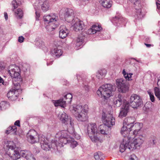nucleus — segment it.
<instances>
[{
	"instance_id": "f257e3e1",
	"label": "nucleus",
	"mask_w": 160,
	"mask_h": 160,
	"mask_svg": "<svg viewBox=\"0 0 160 160\" xmlns=\"http://www.w3.org/2000/svg\"><path fill=\"white\" fill-rule=\"evenodd\" d=\"M69 127L68 128L67 130H63L58 132L57 133L55 137L56 138L58 139V141L57 139L52 141L51 144H50L51 149L58 150V147H62L63 146V144H65L70 142L71 136L68 134H70L72 137L76 138L77 139L80 138V136L75 132L74 129V134L73 135L69 132Z\"/></svg>"
},
{
	"instance_id": "f03ea898",
	"label": "nucleus",
	"mask_w": 160,
	"mask_h": 160,
	"mask_svg": "<svg viewBox=\"0 0 160 160\" xmlns=\"http://www.w3.org/2000/svg\"><path fill=\"white\" fill-rule=\"evenodd\" d=\"M43 20L45 24H48L45 28L49 32L54 30L59 24L58 17L54 13L44 15Z\"/></svg>"
},
{
	"instance_id": "7ed1b4c3",
	"label": "nucleus",
	"mask_w": 160,
	"mask_h": 160,
	"mask_svg": "<svg viewBox=\"0 0 160 160\" xmlns=\"http://www.w3.org/2000/svg\"><path fill=\"white\" fill-rule=\"evenodd\" d=\"M28 141L33 144L40 142L41 148L46 151H48L51 149L50 144H48V140L45 138L43 135H39L38 136H27Z\"/></svg>"
},
{
	"instance_id": "20e7f679",
	"label": "nucleus",
	"mask_w": 160,
	"mask_h": 160,
	"mask_svg": "<svg viewBox=\"0 0 160 160\" xmlns=\"http://www.w3.org/2000/svg\"><path fill=\"white\" fill-rule=\"evenodd\" d=\"M113 87L110 84L103 85L99 88L97 93L99 96L107 99L112 95V92L114 90Z\"/></svg>"
},
{
	"instance_id": "39448f33",
	"label": "nucleus",
	"mask_w": 160,
	"mask_h": 160,
	"mask_svg": "<svg viewBox=\"0 0 160 160\" xmlns=\"http://www.w3.org/2000/svg\"><path fill=\"white\" fill-rule=\"evenodd\" d=\"M136 137L131 140V138L128 137V141H129L128 149L131 151L139 147L142 144L145 140V135L137 134Z\"/></svg>"
},
{
	"instance_id": "423d86ee",
	"label": "nucleus",
	"mask_w": 160,
	"mask_h": 160,
	"mask_svg": "<svg viewBox=\"0 0 160 160\" xmlns=\"http://www.w3.org/2000/svg\"><path fill=\"white\" fill-rule=\"evenodd\" d=\"M72 98L71 93H68L64 96L63 97L57 100H52V102L55 107L60 106L64 108L66 106L67 103H70Z\"/></svg>"
},
{
	"instance_id": "0eeeda50",
	"label": "nucleus",
	"mask_w": 160,
	"mask_h": 160,
	"mask_svg": "<svg viewBox=\"0 0 160 160\" xmlns=\"http://www.w3.org/2000/svg\"><path fill=\"white\" fill-rule=\"evenodd\" d=\"M102 119L104 120V123L106 125L111 127L115 124V119L111 111H103L102 113Z\"/></svg>"
},
{
	"instance_id": "6e6552de",
	"label": "nucleus",
	"mask_w": 160,
	"mask_h": 160,
	"mask_svg": "<svg viewBox=\"0 0 160 160\" xmlns=\"http://www.w3.org/2000/svg\"><path fill=\"white\" fill-rule=\"evenodd\" d=\"M59 117L62 123H65L66 124H68V126H69V131L71 134H74L73 120L71 118H68V115L63 112L59 115Z\"/></svg>"
},
{
	"instance_id": "1a4fd4ad",
	"label": "nucleus",
	"mask_w": 160,
	"mask_h": 160,
	"mask_svg": "<svg viewBox=\"0 0 160 160\" xmlns=\"http://www.w3.org/2000/svg\"><path fill=\"white\" fill-rule=\"evenodd\" d=\"M21 69L16 65H11V77L12 78V83L18 82L21 80Z\"/></svg>"
},
{
	"instance_id": "9d476101",
	"label": "nucleus",
	"mask_w": 160,
	"mask_h": 160,
	"mask_svg": "<svg viewBox=\"0 0 160 160\" xmlns=\"http://www.w3.org/2000/svg\"><path fill=\"white\" fill-rule=\"evenodd\" d=\"M116 83L119 92L125 93L128 91L129 86L126 80L122 78L117 79L116 80Z\"/></svg>"
},
{
	"instance_id": "9b49d317",
	"label": "nucleus",
	"mask_w": 160,
	"mask_h": 160,
	"mask_svg": "<svg viewBox=\"0 0 160 160\" xmlns=\"http://www.w3.org/2000/svg\"><path fill=\"white\" fill-rule=\"evenodd\" d=\"M142 100L140 97L136 94H133L131 96L130 99V105L133 109H137L142 103Z\"/></svg>"
},
{
	"instance_id": "f8f14e48",
	"label": "nucleus",
	"mask_w": 160,
	"mask_h": 160,
	"mask_svg": "<svg viewBox=\"0 0 160 160\" xmlns=\"http://www.w3.org/2000/svg\"><path fill=\"white\" fill-rule=\"evenodd\" d=\"M126 120H124L123 122V125L121 129V133L124 137H129V132L132 130L133 125L128 124Z\"/></svg>"
},
{
	"instance_id": "ddd939ff",
	"label": "nucleus",
	"mask_w": 160,
	"mask_h": 160,
	"mask_svg": "<svg viewBox=\"0 0 160 160\" xmlns=\"http://www.w3.org/2000/svg\"><path fill=\"white\" fill-rule=\"evenodd\" d=\"M13 87L12 90H11V100L12 101H15L17 99L18 96V90L20 87L18 82L14 83L13 82Z\"/></svg>"
},
{
	"instance_id": "4468645a",
	"label": "nucleus",
	"mask_w": 160,
	"mask_h": 160,
	"mask_svg": "<svg viewBox=\"0 0 160 160\" xmlns=\"http://www.w3.org/2000/svg\"><path fill=\"white\" fill-rule=\"evenodd\" d=\"M133 6L135 10V17L138 19L142 18L143 15L141 12V5L140 1L138 0L133 4Z\"/></svg>"
},
{
	"instance_id": "2eb2a0df",
	"label": "nucleus",
	"mask_w": 160,
	"mask_h": 160,
	"mask_svg": "<svg viewBox=\"0 0 160 160\" xmlns=\"http://www.w3.org/2000/svg\"><path fill=\"white\" fill-rule=\"evenodd\" d=\"M73 20V22H71L72 26L73 27V30L76 32L82 30L84 27L83 22L78 18H75Z\"/></svg>"
},
{
	"instance_id": "dca6fc26",
	"label": "nucleus",
	"mask_w": 160,
	"mask_h": 160,
	"mask_svg": "<svg viewBox=\"0 0 160 160\" xmlns=\"http://www.w3.org/2000/svg\"><path fill=\"white\" fill-rule=\"evenodd\" d=\"M77 111H74L75 116L78 121L84 122L87 119L88 111H81L80 112H77Z\"/></svg>"
},
{
	"instance_id": "f3484780",
	"label": "nucleus",
	"mask_w": 160,
	"mask_h": 160,
	"mask_svg": "<svg viewBox=\"0 0 160 160\" xmlns=\"http://www.w3.org/2000/svg\"><path fill=\"white\" fill-rule=\"evenodd\" d=\"M65 18L66 21L68 22H74V11L72 9L67 8L65 10V12L64 14Z\"/></svg>"
},
{
	"instance_id": "a211bd4d",
	"label": "nucleus",
	"mask_w": 160,
	"mask_h": 160,
	"mask_svg": "<svg viewBox=\"0 0 160 160\" xmlns=\"http://www.w3.org/2000/svg\"><path fill=\"white\" fill-rule=\"evenodd\" d=\"M97 127L95 123H90L88 124L87 128V131L89 136L97 134Z\"/></svg>"
},
{
	"instance_id": "6ab92c4d",
	"label": "nucleus",
	"mask_w": 160,
	"mask_h": 160,
	"mask_svg": "<svg viewBox=\"0 0 160 160\" xmlns=\"http://www.w3.org/2000/svg\"><path fill=\"white\" fill-rule=\"evenodd\" d=\"M59 37L63 39L66 38L69 33V30L64 25H62L59 28Z\"/></svg>"
},
{
	"instance_id": "aec40b11",
	"label": "nucleus",
	"mask_w": 160,
	"mask_h": 160,
	"mask_svg": "<svg viewBox=\"0 0 160 160\" xmlns=\"http://www.w3.org/2000/svg\"><path fill=\"white\" fill-rule=\"evenodd\" d=\"M128 137H124L123 139V141L121 143L120 146V151L123 152L127 148L128 149V146L130 144L129 141H128Z\"/></svg>"
},
{
	"instance_id": "412c9836",
	"label": "nucleus",
	"mask_w": 160,
	"mask_h": 160,
	"mask_svg": "<svg viewBox=\"0 0 160 160\" xmlns=\"http://www.w3.org/2000/svg\"><path fill=\"white\" fill-rule=\"evenodd\" d=\"M102 28L100 25H94L92 26V28L88 29L86 32V33L88 34H94L97 32L102 30Z\"/></svg>"
},
{
	"instance_id": "4be33fe9",
	"label": "nucleus",
	"mask_w": 160,
	"mask_h": 160,
	"mask_svg": "<svg viewBox=\"0 0 160 160\" xmlns=\"http://www.w3.org/2000/svg\"><path fill=\"white\" fill-rule=\"evenodd\" d=\"M11 153H12V156H11V158L12 160H17L20 158V155L19 151L17 148H13V147H12L11 146Z\"/></svg>"
},
{
	"instance_id": "5701e85b",
	"label": "nucleus",
	"mask_w": 160,
	"mask_h": 160,
	"mask_svg": "<svg viewBox=\"0 0 160 160\" xmlns=\"http://www.w3.org/2000/svg\"><path fill=\"white\" fill-rule=\"evenodd\" d=\"M51 53L52 55L58 58L62 55V51L60 49L55 47L52 48Z\"/></svg>"
},
{
	"instance_id": "b1692460",
	"label": "nucleus",
	"mask_w": 160,
	"mask_h": 160,
	"mask_svg": "<svg viewBox=\"0 0 160 160\" xmlns=\"http://www.w3.org/2000/svg\"><path fill=\"white\" fill-rule=\"evenodd\" d=\"M142 126L143 124L142 123L139 122L135 123L133 126V130H134L133 132V135H135L138 134V132L142 128Z\"/></svg>"
},
{
	"instance_id": "393cba45",
	"label": "nucleus",
	"mask_w": 160,
	"mask_h": 160,
	"mask_svg": "<svg viewBox=\"0 0 160 160\" xmlns=\"http://www.w3.org/2000/svg\"><path fill=\"white\" fill-rule=\"evenodd\" d=\"M14 125L11 126V134H13V135H18L17 132V128L16 126L20 127V121L19 120H17L14 123Z\"/></svg>"
},
{
	"instance_id": "a878e982",
	"label": "nucleus",
	"mask_w": 160,
	"mask_h": 160,
	"mask_svg": "<svg viewBox=\"0 0 160 160\" xmlns=\"http://www.w3.org/2000/svg\"><path fill=\"white\" fill-rule=\"evenodd\" d=\"M41 8L43 12H46L50 8V5L48 0L45 1L41 5Z\"/></svg>"
},
{
	"instance_id": "bb28decb",
	"label": "nucleus",
	"mask_w": 160,
	"mask_h": 160,
	"mask_svg": "<svg viewBox=\"0 0 160 160\" xmlns=\"http://www.w3.org/2000/svg\"><path fill=\"white\" fill-rule=\"evenodd\" d=\"M99 2L104 8H109L112 6V1L111 0H99Z\"/></svg>"
},
{
	"instance_id": "cd10ccee",
	"label": "nucleus",
	"mask_w": 160,
	"mask_h": 160,
	"mask_svg": "<svg viewBox=\"0 0 160 160\" xmlns=\"http://www.w3.org/2000/svg\"><path fill=\"white\" fill-rule=\"evenodd\" d=\"M157 85L158 88L155 87L154 89L155 95L160 100V77L158 78Z\"/></svg>"
},
{
	"instance_id": "c85d7f7f",
	"label": "nucleus",
	"mask_w": 160,
	"mask_h": 160,
	"mask_svg": "<svg viewBox=\"0 0 160 160\" xmlns=\"http://www.w3.org/2000/svg\"><path fill=\"white\" fill-rule=\"evenodd\" d=\"M110 128V127L106 125L105 123L103 124L100 125L99 127L100 132L103 134H107V131H106V129H108V130H110L111 128Z\"/></svg>"
},
{
	"instance_id": "c756f323",
	"label": "nucleus",
	"mask_w": 160,
	"mask_h": 160,
	"mask_svg": "<svg viewBox=\"0 0 160 160\" xmlns=\"http://www.w3.org/2000/svg\"><path fill=\"white\" fill-rule=\"evenodd\" d=\"M73 107V110H87L88 108V106L87 104L84 106L80 104H74Z\"/></svg>"
},
{
	"instance_id": "7c9ffc66",
	"label": "nucleus",
	"mask_w": 160,
	"mask_h": 160,
	"mask_svg": "<svg viewBox=\"0 0 160 160\" xmlns=\"http://www.w3.org/2000/svg\"><path fill=\"white\" fill-rule=\"evenodd\" d=\"M14 15L17 18H21L23 16V12L20 8L13 10Z\"/></svg>"
},
{
	"instance_id": "2f4dec72",
	"label": "nucleus",
	"mask_w": 160,
	"mask_h": 160,
	"mask_svg": "<svg viewBox=\"0 0 160 160\" xmlns=\"http://www.w3.org/2000/svg\"><path fill=\"white\" fill-rule=\"evenodd\" d=\"M125 20L123 17H115L112 20V22L115 25L118 26V23H120L121 22H123Z\"/></svg>"
},
{
	"instance_id": "473e14b6",
	"label": "nucleus",
	"mask_w": 160,
	"mask_h": 160,
	"mask_svg": "<svg viewBox=\"0 0 160 160\" xmlns=\"http://www.w3.org/2000/svg\"><path fill=\"white\" fill-rule=\"evenodd\" d=\"M31 152L29 151L24 150L21 151L20 155L27 159L29 156L31 155Z\"/></svg>"
},
{
	"instance_id": "72a5a7b5",
	"label": "nucleus",
	"mask_w": 160,
	"mask_h": 160,
	"mask_svg": "<svg viewBox=\"0 0 160 160\" xmlns=\"http://www.w3.org/2000/svg\"><path fill=\"white\" fill-rule=\"evenodd\" d=\"M94 157L96 160H102L103 157L102 153L100 151L95 152L94 153Z\"/></svg>"
},
{
	"instance_id": "f704fd0d",
	"label": "nucleus",
	"mask_w": 160,
	"mask_h": 160,
	"mask_svg": "<svg viewBox=\"0 0 160 160\" xmlns=\"http://www.w3.org/2000/svg\"><path fill=\"white\" fill-rule=\"evenodd\" d=\"M122 73L126 80L130 81L132 80V79L131 78L132 77V76L133 74L132 73H127L125 71V70L123 69L122 71Z\"/></svg>"
},
{
	"instance_id": "c9c22d12",
	"label": "nucleus",
	"mask_w": 160,
	"mask_h": 160,
	"mask_svg": "<svg viewBox=\"0 0 160 160\" xmlns=\"http://www.w3.org/2000/svg\"><path fill=\"white\" fill-rule=\"evenodd\" d=\"M131 107L130 103L126 101H124L123 105L122 107V110H129L130 107Z\"/></svg>"
},
{
	"instance_id": "e433bc0d",
	"label": "nucleus",
	"mask_w": 160,
	"mask_h": 160,
	"mask_svg": "<svg viewBox=\"0 0 160 160\" xmlns=\"http://www.w3.org/2000/svg\"><path fill=\"white\" fill-rule=\"evenodd\" d=\"M121 95L119 94L118 98L114 102V104L116 107H119L122 104V99L121 98Z\"/></svg>"
},
{
	"instance_id": "4c0bfd02",
	"label": "nucleus",
	"mask_w": 160,
	"mask_h": 160,
	"mask_svg": "<svg viewBox=\"0 0 160 160\" xmlns=\"http://www.w3.org/2000/svg\"><path fill=\"white\" fill-rule=\"evenodd\" d=\"M22 0H14L12 2V5L14 9L17 8L22 3Z\"/></svg>"
},
{
	"instance_id": "58836bf2",
	"label": "nucleus",
	"mask_w": 160,
	"mask_h": 160,
	"mask_svg": "<svg viewBox=\"0 0 160 160\" xmlns=\"http://www.w3.org/2000/svg\"><path fill=\"white\" fill-rule=\"evenodd\" d=\"M37 45H38V46L44 50L47 51V48L45 46L44 42L42 41H40L37 42H36Z\"/></svg>"
},
{
	"instance_id": "ea45409f",
	"label": "nucleus",
	"mask_w": 160,
	"mask_h": 160,
	"mask_svg": "<svg viewBox=\"0 0 160 160\" xmlns=\"http://www.w3.org/2000/svg\"><path fill=\"white\" fill-rule=\"evenodd\" d=\"M84 39L83 37H78L77 40L76 42V46L80 47L83 43Z\"/></svg>"
},
{
	"instance_id": "a19ab883",
	"label": "nucleus",
	"mask_w": 160,
	"mask_h": 160,
	"mask_svg": "<svg viewBox=\"0 0 160 160\" xmlns=\"http://www.w3.org/2000/svg\"><path fill=\"white\" fill-rule=\"evenodd\" d=\"M27 136H38L37 132L34 129L30 130L27 134Z\"/></svg>"
},
{
	"instance_id": "79ce46f5",
	"label": "nucleus",
	"mask_w": 160,
	"mask_h": 160,
	"mask_svg": "<svg viewBox=\"0 0 160 160\" xmlns=\"http://www.w3.org/2000/svg\"><path fill=\"white\" fill-rule=\"evenodd\" d=\"M9 142L8 141H5L4 145V149L6 152V153L9 155V153H8V152L10 148V146L9 145Z\"/></svg>"
},
{
	"instance_id": "37998d69",
	"label": "nucleus",
	"mask_w": 160,
	"mask_h": 160,
	"mask_svg": "<svg viewBox=\"0 0 160 160\" xmlns=\"http://www.w3.org/2000/svg\"><path fill=\"white\" fill-rule=\"evenodd\" d=\"M125 120L126 122H127L128 124L134 125L133 123L135 121L136 119L134 117H130L128 118L127 119Z\"/></svg>"
},
{
	"instance_id": "c03bdc74",
	"label": "nucleus",
	"mask_w": 160,
	"mask_h": 160,
	"mask_svg": "<svg viewBox=\"0 0 160 160\" xmlns=\"http://www.w3.org/2000/svg\"><path fill=\"white\" fill-rule=\"evenodd\" d=\"M128 112V111H120L118 116L121 118L125 117L127 116Z\"/></svg>"
},
{
	"instance_id": "a18cd8bd",
	"label": "nucleus",
	"mask_w": 160,
	"mask_h": 160,
	"mask_svg": "<svg viewBox=\"0 0 160 160\" xmlns=\"http://www.w3.org/2000/svg\"><path fill=\"white\" fill-rule=\"evenodd\" d=\"M73 140V139H72V137H71V139H70V141L68 142V143H71V147L72 148H74L75 147H76L78 144L77 142L76 141H74Z\"/></svg>"
},
{
	"instance_id": "49530a36",
	"label": "nucleus",
	"mask_w": 160,
	"mask_h": 160,
	"mask_svg": "<svg viewBox=\"0 0 160 160\" xmlns=\"http://www.w3.org/2000/svg\"><path fill=\"white\" fill-rule=\"evenodd\" d=\"M89 136L91 140L93 142H97L98 140V138L97 136L95 135V134L90 135Z\"/></svg>"
},
{
	"instance_id": "de8ad7c7",
	"label": "nucleus",
	"mask_w": 160,
	"mask_h": 160,
	"mask_svg": "<svg viewBox=\"0 0 160 160\" xmlns=\"http://www.w3.org/2000/svg\"><path fill=\"white\" fill-rule=\"evenodd\" d=\"M29 68V65L28 64L25 63L23 64L22 66V70L24 72L27 71Z\"/></svg>"
},
{
	"instance_id": "09e8293b",
	"label": "nucleus",
	"mask_w": 160,
	"mask_h": 160,
	"mask_svg": "<svg viewBox=\"0 0 160 160\" xmlns=\"http://www.w3.org/2000/svg\"><path fill=\"white\" fill-rule=\"evenodd\" d=\"M148 92L149 95L151 100L152 102H154L155 101V99L153 94L150 92Z\"/></svg>"
},
{
	"instance_id": "8fccbe9b",
	"label": "nucleus",
	"mask_w": 160,
	"mask_h": 160,
	"mask_svg": "<svg viewBox=\"0 0 160 160\" xmlns=\"http://www.w3.org/2000/svg\"><path fill=\"white\" fill-rule=\"evenodd\" d=\"M98 72H99L100 76H101L102 77L103 76H104L106 73V71L105 69L101 70H99Z\"/></svg>"
},
{
	"instance_id": "3c124183",
	"label": "nucleus",
	"mask_w": 160,
	"mask_h": 160,
	"mask_svg": "<svg viewBox=\"0 0 160 160\" xmlns=\"http://www.w3.org/2000/svg\"><path fill=\"white\" fill-rule=\"evenodd\" d=\"M5 68L4 63L2 62H0V71L3 70Z\"/></svg>"
},
{
	"instance_id": "603ef678",
	"label": "nucleus",
	"mask_w": 160,
	"mask_h": 160,
	"mask_svg": "<svg viewBox=\"0 0 160 160\" xmlns=\"http://www.w3.org/2000/svg\"><path fill=\"white\" fill-rule=\"evenodd\" d=\"M129 160H138L135 154H132L130 156V158Z\"/></svg>"
},
{
	"instance_id": "864d4df0",
	"label": "nucleus",
	"mask_w": 160,
	"mask_h": 160,
	"mask_svg": "<svg viewBox=\"0 0 160 160\" xmlns=\"http://www.w3.org/2000/svg\"><path fill=\"white\" fill-rule=\"evenodd\" d=\"M35 14H36V19L37 20H39V18L40 17V13H39L36 10L35 8Z\"/></svg>"
},
{
	"instance_id": "5fc2aeb1",
	"label": "nucleus",
	"mask_w": 160,
	"mask_h": 160,
	"mask_svg": "<svg viewBox=\"0 0 160 160\" xmlns=\"http://www.w3.org/2000/svg\"><path fill=\"white\" fill-rule=\"evenodd\" d=\"M24 40V38L22 36H20L18 37V41L20 43L23 42Z\"/></svg>"
},
{
	"instance_id": "6e6d98bb",
	"label": "nucleus",
	"mask_w": 160,
	"mask_h": 160,
	"mask_svg": "<svg viewBox=\"0 0 160 160\" xmlns=\"http://www.w3.org/2000/svg\"><path fill=\"white\" fill-rule=\"evenodd\" d=\"M27 160H36L35 158L33 157V156L31 154L29 157L27 159Z\"/></svg>"
},
{
	"instance_id": "4d7b16f0",
	"label": "nucleus",
	"mask_w": 160,
	"mask_h": 160,
	"mask_svg": "<svg viewBox=\"0 0 160 160\" xmlns=\"http://www.w3.org/2000/svg\"><path fill=\"white\" fill-rule=\"evenodd\" d=\"M83 88H84L85 90L86 91H88V86L87 85H83Z\"/></svg>"
},
{
	"instance_id": "13d9d810",
	"label": "nucleus",
	"mask_w": 160,
	"mask_h": 160,
	"mask_svg": "<svg viewBox=\"0 0 160 160\" xmlns=\"http://www.w3.org/2000/svg\"><path fill=\"white\" fill-rule=\"evenodd\" d=\"M96 77L98 79H100V78H102L101 76H100V74H99V72L98 71V72L96 74Z\"/></svg>"
},
{
	"instance_id": "bf43d9fd",
	"label": "nucleus",
	"mask_w": 160,
	"mask_h": 160,
	"mask_svg": "<svg viewBox=\"0 0 160 160\" xmlns=\"http://www.w3.org/2000/svg\"><path fill=\"white\" fill-rule=\"evenodd\" d=\"M4 15L5 18L6 20H7L8 19V16L7 13V12H5L4 13Z\"/></svg>"
},
{
	"instance_id": "052dcab7",
	"label": "nucleus",
	"mask_w": 160,
	"mask_h": 160,
	"mask_svg": "<svg viewBox=\"0 0 160 160\" xmlns=\"http://www.w3.org/2000/svg\"><path fill=\"white\" fill-rule=\"evenodd\" d=\"M156 4L158 8V9H160V3L156 2Z\"/></svg>"
},
{
	"instance_id": "680f3d73",
	"label": "nucleus",
	"mask_w": 160,
	"mask_h": 160,
	"mask_svg": "<svg viewBox=\"0 0 160 160\" xmlns=\"http://www.w3.org/2000/svg\"><path fill=\"white\" fill-rule=\"evenodd\" d=\"M145 44L146 45V46L148 48H150L151 46H153V45H151V44H148L145 43Z\"/></svg>"
},
{
	"instance_id": "e2e57ef3",
	"label": "nucleus",
	"mask_w": 160,
	"mask_h": 160,
	"mask_svg": "<svg viewBox=\"0 0 160 160\" xmlns=\"http://www.w3.org/2000/svg\"><path fill=\"white\" fill-rule=\"evenodd\" d=\"M5 103V102L4 101L2 102L0 104V107L1 108V109H2V106L3 104H4Z\"/></svg>"
},
{
	"instance_id": "0e129e2a",
	"label": "nucleus",
	"mask_w": 160,
	"mask_h": 160,
	"mask_svg": "<svg viewBox=\"0 0 160 160\" xmlns=\"http://www.w3.org/2000/svg\"><path fill=\"white\" fill-rule=\"evenodd\" d=\"M151 143L153 144H154L155 143H156V141H155V139H154V138H153V139L152 140V142H151Z\"/></svg>"
},
{
	"instance_id": "69168bd1",
	"label": "nucleus",
	"mask_w": 160,
	"mask_h": 160,
	"mask_svg": "<svg viewBox=\"0 0 160 160\" xmlns=\"http://www.w3.org/2000/svg\"><path fill=\"white\" fill-rule=\"evenodd\" d=\"M9 127L8 128V130L6 131V133L8 134L10 133Z\"/></svg>"
},
{
	"instance_id": "338daca9",
	"label": "nucleus",
	"mask_w": 160,
	"mask_h": 160,
	"mask_svg": "<svg viewBox=\"0 0 160 160\" xmlns=\"http://www.w3.org/2000/svg\"><path fill=\"white\" fill-rule=\"evenodd\" d=\"M52 64V62L51 61L49 63V64L48 63H47V65L48 66L49 65Z\"/></svg>"
},
{
	"instance_id": "774afa93",
	"label": "nucleus",
	"mask_w": 160,
	"mask_h": 160,
	"mask_svg": "<svg viewBox=\"0 0 160 160\" xmlns=\"http://www.w3.org/2000/svg\"><path fill=\"white\" fill-rule=\"evenodd\" d=\"M10 92V91H8V93L7 94V96H8V98H9V97H8V96L9 95V92Z\"/></svg>"
}]
</instances>
